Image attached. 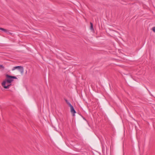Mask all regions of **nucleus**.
<instances>
[{
    "label": "nucleus",
    "instance_id": "1",
    "mask_svg": "<svg viewBox=\"0 0 155 155\" xmlns=\"http://www.w3.org/2000/svg\"><path fill=\"white\" fill-rule=\"evenodd\" d=\"M5 76L6 79L3 81H5V82H7V83H8L9 84L11 83L13 81V79H17V78L15 76H10L7 74H6Z\"/></svg>",
    "mask_w": 155,
    "mask_h": 155
},
{
    "label": "nucleus",
    "instance_id": "9",
    "mask_svg": "<svg viewBox=\"0 0 155 155\" xmlns=\"http://www.w3.org/2000/svg\"><path fill=\"white\" fill-rule=\"evenodd\" d=\"M0 67L1 68H4L3 66V65H0Z\"/></svg>",
    "mask_w": 155,
    "mask_h": 155
},
{
    "label": "nucleus",
    "instance_id": "3",
    "mask_svg": "<svg viewBox=\"0 0 155 155\" xmlns=\"http://www.w3.org/2000/svg\"><path fill=\"white\" fill-rule=\"evenodd\" d=\"M16 69H18L20 70L21 73L22 74L24 72V68L23 67L21 66H18L14 67L12 69V71H14Z\"/></svg>",
    "mask_w": 155,
    "mask_h": 155
},
{
    "label": "nucleus",
    "instance_id": "5",
    "mask_svg": "<svg viewBox=\"0 0 155 155\" xmlns=\"http://www.w3.org/2000/svg\"><path fill=\"white\" fill-rule=\"evenodd\" d=\"M0 30H1L4 31V32L7 33V34L10 33L8 30L5 29L4 28H0Z\"/></svg>",
    "mask_w": 155,
    "mask_h": 155
},
{
    "label": "nucleus",
    "instance_id": "2",
    "mask_svg": "<svg viewBox=\"0 0 155 155\" xmlns=\"http://www.w3.org/2000/svg\"><path fill=\"white\" fill-rule=\"evenodd\" d=\"M2 85L4 88L8 89L11 85V84L10 83L9 84L7 83V82H5V81H3L2 83Z\"/></svg>",
    "mask_w": 155,
    "mask_h": 155
},
{
    "label": "nucleus",
    "instance_id": "8",
    "mask_svg": "<svg viewBox=\"0 0 155 155\" xmlns=\"http://www.w3.org/2000/svg\"><path fill=\"white\" fill-rule=\"evenodd\" d=\"M152 30L154 32H155V27H153Z\"/></svg>",
    "mask_w": 155,
    "mask_h": 155
},
{
    "label": "nucleus",
    "instance_id": "7",
    "mask_svg": "<svg viewBox=\"0 0 155 155\" xmlns=\"http://www.w3.org/2000/svg\"><path fill=\"white\" fill-rule=\"evenodd\" d=\"M64 100L65 101L66 103L69 105V106L71 105V104L68 102L67 99H65Z\"/></svg>",
    "mask_w": 155,
    "mask_h": 155
},
{
    "label": "nucleus",
    "instance_id": "10",
    "mask_svg": "<svg viewBox=\"0 0 155 155\" xmlns=\"http://www.w3.org/2000/svg\"><path fill=\"white\" fill-rule=\"evenodd\" d=\"M83 119H84V120H85V119L84 118H83Z\"/></svg>",
    "mask_w": 155,
    "mask_h": 155
},
{
    "label": "nucleus",
    "instance_id": "4",
    "mask_svg": "<svg viewBox=\"0 0 155 155\" xmlns=\"http://www.w3.org/2000/svg\"><path fill=\"white\" fill-rule=\"evenodd\" d=\"M70 107L71 111L72 114H74L73 116L74 115V114L76 113L75 110H74L73 106L71 105L69 106Z\"/></svg>",
    "mask_w": 155,
    "mask_h": 155
},
{
    "label": "nucleus",
    "instance_id": "6",
    "mask_svg": "<svg viewBox=\"0 0 155 155\" xmlns=\"http://www.w3.org/2000/svg\"><path fill=\"white\" fill-rule=\"evenodd\" d=\"M90 24L91 25L90 26V29L92 31L94 32V29L93 28V24L92 23L90 22Z\"/></svg>",
    "mask_w": 155,
    "mask_h": 155
}]
</instances>
